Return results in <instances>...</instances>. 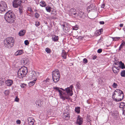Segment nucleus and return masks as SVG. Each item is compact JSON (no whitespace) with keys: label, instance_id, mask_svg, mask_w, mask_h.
Here are the masks:
<instances>
[{"label":"nucleus","instance_id":"obj_1","mask_svg":"<svg viewBox=\"0 0 125 125\" xmlns=\"http://www.w3.org/2000/svg\"><path fill=\"white\" fill-rule=\"evenodd\" d=\"M53 88L56 90V91L59 92V95L60 97L63 100L66 99L70 100V98L68 95L71 96L73 94L72 90L70 89L69 87H67L65 89L62 88H59L57 87H54Z\"/></svg>","mask_w":125,"mask_h":125},{"label":"nucleus","instance_id":"obj_2","mask_svg":"<svg viewBox=\"0 0 125 125\" xmlns=\"http://www.w3.org/2000/svg\"><path fill=\"white\" fill-rule=\"evenodd\" d=\"M4 18L5 21L10 24L13 23L16 20L14 14L11 10L7 12L4 15Z\"/></svg>","mask_w":125,"mask_h":125},{"label":"nucleus","instance_id":"obj_3","mask_svg":"<svg viewBox=\"0 0 125 125\" xmlns=\"http://www.w3.org/2000/svg\"><path fill=\"white\" fill-rule=\"evenodd\" d=\"M15 41L14 38L13 37L7 38L4 41V46L7 48L11 49L13 46Z\"/></svg>","mask_w":125,"mask_h":125},{"label":"nucleus","instance_id":"obj_4","mask_svg":"<svg viewBox=\"0 0 125 125\" xmlns=\"http://www.w3.org/2000/svg\"><path fill=\"white\" fill-rule=\"evenodd\" d=\"M27 68L24 66L21 67L18 70V76L20 79L22 78L25 76L28 72Z\"/></svg>","mask_w":125,"mask_h":125},{"label":"nucleus","instance_id":"obj_5","mask_svg":"<svg viewBox=\"0 0 125 125\" xmlns=\"http://www.w3.org/2000/svg\"><path fill=\"white\" fill-rule=\"evenodd\" d=\"M52 79L53 81L55 83H57L59 81L60 77V72L57 69H55L52 72Z\"/></svg>","mask_w":125,"mask_h":125},{"label":"nucleus","instance_id":"obj_6","mask_svg":"<svg viewBox=\"0 0 125 125\" xmlns=\"http://www.w3.org/2000/svg\"><path fill=\"white\" fill-rule=\"evenodd\" d=\"M117 91V92L118 93L116 97L114 98V101L116 102H118L121 101L124 98V95L123 92L121 90Z\"/></svg>","mask_w":125,"mask_h":125},{"label":"nucleus","instance_id":"obj_7","mask_svg":"<svg viewBox=\"0 0 125 125\" xmlns=\"http://www.w3.org/2000/svg\"><path fill=\"white\" fill-rule=\"evenodd\" d=\"M7 9V7L6 2L4 1L0 2V13H3Z\"/></svg>","mask_w":125,"mask_h":125},{"label":"nucleus","instance_id":"obj_8","mask_svg":"<svg viewBox=\"0 0 125 125\" xmlns=\"http://www.w3.org/2000/svg\"><path fill=\"white\" fill-rule=\"evenodd\" d=\"M64 31L66 33L69 32L70 29V25L68 24H63L61 25Z\"/></svg>","mask_w":125,"mask_h":125},{"label":"nucleus","instance_id":"obj_9","mask_svg":"<svg viewBox=\"0 0 125 125\" xmlns=\"http://www.w3.org/2000/svg\"><path fill=\"white\" fill-rule=\"evenodd\" d=\"M21 0H14L13 4V7L15 8H17L21 6Z\"/></svg>","mask_w":125,"mask_h":125},{"label":"nucleus","instance_id":"obj_10","mask_svg":"<svg viewBox=\"0 0 125 125\" xmlns=\"http://www.w3.org/2000/svg\"><path fill=\"white\" fill-rule=\"evenodd\" d=\"M83 123V119L80 115H78L77 118L76 123L79 125H82Z\"/></svg>","mask_w":125,"mask_h":125},{"label":"nucleus","instance_id":"obj_11","mask_svg":"<svg viewBox=\"0 0 125 125\" xmlns=\"http://www.w3.org/2000/svg\"><path fill=\"white\" fill-rule=\"evenodd\" d=\"M70 114L68 112L64 113L62 117L63 119H65V120H68L69 119Z\"/></svg>","mask_w":125,"mask_h":125},{"label":"nucleus","instance_id":"obj_12","mask_svg":"<svg viewBox=\"0 0 125 125\" xmlns=\"http://www.w3.org/2000/svg\"><path fill=\"white\" fill-rule=\"evenodd\" d=\"M13 82L12 80H8L5 82V84L7 86H10L12 84Z\"/></svg>","mask_w":125,"mask_h":125},{"label":"nucleus","instance_id":"obj_13","mask_svg":"<svg viewBox=\"0 0 125 125\" xmlns=\"http://www.w3.org/2000/svg\"><path fill=\"white\" fill-rule=\"evenodd\" d=\"M120 89H117L115 90L114 92L113 93V94L112 95V98L113 99V100L114 101V98H115L116 97V96L117 94H118V93L117 92V91L118 90H120Z\"/></svg>","mask_w":125,"mask_h":125},{"label":"nucleus","instance_id":"obj_14","mask_svg":"<svg viewBox=\"0 0 125 125\" xmlns=\"http://www.w3.org/2000/svg\"><path fill=\"white\" fill-rule=\"evenodd\" d=\"M36 105H38V107L41 106L43 104V102L41 100H37L35 102Z\"/></svg>","mask_w":125,"mask_h":125},{"label":"nucleus","instance_id":"obj_15","mask_svg":"<svg viewBox=\"0 0 125 125\" xmlns=\"http://www.w3.org/2000/svg\"><path fill=\"white\" fill-rule=\"evenodd\" d=\"M32 118L29 117L28 118V124L29 125H33L34 124V120H32Z\"/></svg>","mask_w":125,"mask_h":125},{"label":"nucleus","instance_id":"obj_16","mask_svg":"<svg viewBox=\"0 0 125 125\" xmlns=\"http://www.w3.org/2000/svg\"><path fill=\"white\" fill-rule=\"evenodd\" d=\"M52 40L54 42H57L59 39V37L57 36L53 35L52 36Z\"/></svg>","mask_w":125,"mask_h":125},{"label":"nucleus","instance_id":"obj_17","mask_svg":"<svg viewBox=\"0 0 125 125\" xmlns=\"http://www.w3.org/2000/svg\"><path fill=\"white\" fill-rule=\"evenodd\" d=\"M103 31L102 29H101L99 30H97L95 32V35L97 36H98L102 34Z\"/></svg>","mask_w":125,"mask_h":125},{"label":"nucleus","instance_id":"obj_18","mask_svg":"<svg viewBox=\"0 0 125 125\" xmlns=\"http://www.w3.org/2000/svg\"><path fill=\"white\" fill-rule=\"evenodd\" d=\"M67 55V54L66 52L64 50H63L62 53V56L63 58L64 59H66Z\"/></svg>","mask_w":125,"mask_h":125},{"label":"nucleus","instance_id":"obj_19","mask_svg":"<svg viewBox=\"0 0 125 125\" xmlns=\"http://www.w3.org/2000/svg\"><path fill=\"white\" fill-rule=\"evenodd\" d=\"M24 52L23 50H18L15 53V55H18L22 54Z\"/></svg>","mask_w":125,"mask_h":125},{"label":"nucleus","instance_id":"obj_20","mask_svg":"<svg viewBox=\"0 0 125 125\" xmlns=\"http://www.w3.org/2000/svg\"><path fill=\"white\" fill-rule=\"evenodd\" d=\"M96 8V7L94 5H91L90 6H88L87 8V10L89 9V11H90V10H92L93 9L94 10Z\"/></svg>","mask_w":125,"mask_h":125},{"label":"nucleus","instance_id":"obj_21","mask_svg":"<svg viewBox=\"0 0 125 125\" xmlns=\"http://www.w3.org/2000/svg\"><path fill=\"white\" fill-rule=\"evenodd\" d=\"M70 12L71 13L72 15H78V14L76 12V10L72 8L70 10Z\"/></svg>","mask_w":125,"mask_h":125},{"label":"nucleus","instance_id":"obj_22","mask_svg":"<svg viewBox=\"0 0 125 125\" xmlns=\"http://www.w3.org/2000/svg\"><path fill=\"white\" fill-rule=\"evenodd\" d=\"M37 80V79L36 78H35L33 81L30 82L29 83V85L30 86L33 85L35 84Z\"/></svg>","mask_w":125,"mask_h":125},{"label":"nucleus","instance_id":"obj_23","mask_svg":"<svg viewBox=\"0 0 125 125\" xmlns=\"http://www.w3.org/2000/svg\"><path fill=\"white\" fill-rule=\"evenodd\" d=\"M5 81V79L0 78V86H2L4 84Z\"/></svg>","mask_w":125,"mask_h":125},{"label":"nucleus","instance_id":"obj_24","mask_svg":"<svg viewBox=\"0 0 125 125\" xmlns=\"http://www.w3.org/2000/svg\"><path fill=\"white\" fill-rule=\"evenodd\" d=\"M120 64L119 67L122 69H123L125 68V66L124 63H123L122 61H120L119 62Z\"/></svg>","mask_w":125,"mask_h":125},{"label":"nucleus","instance_id":"obj_25","mask_svg":"<svg viewBox=\"0 0 125 125\" xmlns=\"http://www.w3.org/2000/svg\"><path fill=\"white\" fill-rule=\"evenodd\" d=\"M25 33V31L24 30H22L19 33V35L21 36H23Z\"/></svg>","mask_w":125,"mask_h":125},{"label":"nucleus","instance_id":"obj_26","mask_svg":"<svg viewBox=\"0 0 125 125\" xmlns=\"http://www.w3.org/2000/svg\"><path fill=\"white\" fill-rule=\"evenodd\" d=\"M40 6L42 7H44L46 6V4L45 2L41 1L39 3Z\"/></svg>","mask_w":125,"mask_h":125},{"label":"nucleus","instance_id":"obj_27","mask_svg":"<svg viewBox=\"0 0 125 125\" xmlns=\"http://www.w3.org/2000/svg\"><path fill=\"white\" fill-rule=\"evenodd\" d=\"M27 12L29 14H31L33 12V11L32 10L31 8L30 7L28 8L27 10Z\"/></svg>","mask_w":125,"mask_h":125},{"label":"nucleus","instance_id":"obj_28","mask_svg":"<svg viewBox=\"0 0 125 125\" xmlns=\"http://www.w3.org/2000/svg\"><path fill=\"white\" fill-rule=\"evenodd\" d=\"M51 8L50 6H47L46 7L45 9L47 12H50L51 11Z\"/></svg>","mask_w":125,"mask_h":125},{"label":"nucleus","instance_id":"obj_29","mask_svg":"<svg viewBox=\"0 0 125 125\" xmlns=\"http://www.w3.org/2000/svg\"><path fill=\"white\" fill-rule=\"evenodd\" d=\"M83 15H84V13L83 12L80 11L79 14H78V15H76V16H78L81 18L82 17Z\"/></svg>","mask_w":125,"mask_h":125},{"label":"nucleus","instance_id":"obj_30","mask_svg":"<svg viewBox=\"0 0 125 125\" xmlns=\"http://www.w3.org/2000/svg\"><path fill=\"white\" fill-rule=\"evenodd\" d=\"M125 106V103L122 102L120 104L119 107L120 108H123Z\"/></svg>","mask_w":125,"mask_h":125},{"label":"nucleus","instance_id":"obj_31","mask_svg":"<svg viewBox=\"0 0 125 125\" xmlns=\"http://www.w3.org/2000/svg\"><path fill=\"white\" fill-rule=\"evenodd\" d=\"M121 75L122 77H125V70L122 71L121 73Z\"/></svg>","mask_w":125,"mask_h":125},{"label":"nucleus","instance_id":"obj_32","mask_svg":"<svg viewBox=\"0 0 125 125\" xmlns=\"http://www.w3.org/2000/svg\"><path fill=\"white\" fill-rule=\"evenodd\" d=\"M80 107H76L75 109V111L78 113H79L80 112Z\"/></svg>","mask_w":125,"mask_h":125},{"label":"nucleus","instance_id":"obj_33","mask_svg":"<svg viewBox=\"0 0 125 125\" xmlns=\"http://www.w3.org/2000/svg\"><path fill=\"white\" fill-rule=\"evenodd\" d=\"M112 39H113V41H117L119 40V39L120 38L119 37H112Z\"/></svg>","mask_w":125,"mask_h":125},{"label":"nucleus","instance_id":"obj_34","mask_svg":"<svg viewBox=\"0 0 125 125\" xmlns=\"http://www.w3.org/2000/svg\"><path fill=\"white\" fill-rule=\"evenodd\" d=\"M78 26L76 25L74 26H73L72 28L73 30H76L78 29Z\"/></svg>","mask_w":125,"mask_h":125},{"label":"nucleus","instance_id":"obj_35","mask_svg":"<svg viewBox=\"0 0 125 125\" xmlns=\"http://www.w3.org/2000/svg\"><path fill=\"white\" fill-rule=\"evenodd\" d=\"M45 51L47 53H50L51 52L50 49L48 48H46Z\"/></svg>","mask_w":125,"mask_h":125},{"label":"nucleus","instance_id":"obj_36","mask_svg":"<svg viewBox=\"0 0 125 125\" xmlns=\"http://www.w3.org/2000/svg\"><path fill=\"white\" fill-rule=\"evenodd\" d=\"M19 8V13L20 14H22L23 11L22 7L21 6Z\"/></svg>","mask_w":125,"mask_h":125},{"label":"nucleus","instance_id":"obj_37","mask_svg":"<svg viewBox=\"0 0 125 125\" xmlns=\"http://www.w3.org/2000/svg\"><path fill=\"white\" fill-rule=\"evenodd\" d=\"M122 41L123 42L122 43L119 47L121 48L122 49L123 48V47L125 46V42H124L123 40Z\"/></svg>","mask_w":125,"mask_h":125},{"label":"nucleus","instance_id":"obj_38","mask_svg":"<svg viewBox=\"0 0 125 125\" xmlns=\"http://www.w3.org/2000/svg\"><path fill=\"white\" fill-rule=\"evenodd\" d=\"M112 70L113 72L115 74H117L119 72L118 71H117L116 70H114V68H112Z\"/></svg>","mask_w":125,"mask_h":125},{"label":"nucleus","instance_id":"obj_39","mask_svg":"<svg viewBox=\"0 0 125 125\" xmlns=\"http://www.w3.org/2000/svg\"><path fill=\"white\" fill-rule=\"evenodd\" d=\"M112 87L114 88H116L118 86L117 84L115 83H113V85H112Z\"/></svg>","mask_w":125,"mask_h":125},{"label":"nucleus","instance_id":"obj_40","mask_svg":"<svg viewBox=\"0 0 125 125\" xmlns=\"http://www.w3.org/2000/svg\"><path fill=\"white\" fill-rule=\"evenodd\" d=\"M40 16V14L38 13H36L35 14V17L37 18H38Z\"/></svg>","mask_w":125,"mask_h":125},{"label":"nucleus","instance_id":"obj_41","mask_svg":"<svg viewBox=\"0 0 125 125\" xmlns=\"http://www.w3.org/2000/svg\"><path fill=\"white\" fill-rule=\"evenodd\" d=\"M76 86L78 88L80 89V84L78 82H77V83L76 84Z\"/></svg>","mask_w":125,"mask_h":125},{"label":"nucleus","instance_id":"obj_42","mask_svg":"<svg viewBox=\"0 0 125 125\" xmlns=\"http://www.w3.org/2000/svg\"><path fill=\"white\" fill-rule=\"evenodd\" d=\"M83 62L85 64L87 63L88 62V60L86 58H84L83 59Z\"/></svg>","mask_w":125,"mask_h":125},{"label":"nucleus","instance_id":"obj_43","mask_svg":"<svg viewBox=\"0 0 125 125\" xmlns=\"http://www.w3.org/2000/svg\"><path fill=\"white\" fill-rule=\"evenodd\" d=\"M26 85V84L24 83L22 84L21 85V86L22 88H23Z\"/></svg>","mask_w":125,"mask_h":125},{"label":"nucleus","instance_id":"obj_44","mask_svg":"<svg viewBox=\"0 0 125 125\" xmlns=\"http://www.w3.org/2000/svg\"><path fill=\"white\" fill-rule=\"evenodd\" d=\"M9 91L8 90H6L4 92L5 94L7 95L9 94Z\"/></svg>","mask_w":125,"mask_h":125},{"label":"nucleus","instance_id":"obj_45","mask_svg":"<svg viewBox=\"0 0 125 125\" xmlns=\"http://www.w3.org/2000/svg\"><path fill=\"white\" fill-rule=\"evenodd\" d=\"M14 101H16L17 102H18L19 101V99L18 98V97L17 96H16L15 100Z\"/></svg>","mask_w":125,"mask_h":125},{"label":"nucleus","instance_id":"obj_46","mask_svg":"<svg viewBox=\"0 0 125 125\" xmlns=\"http://www.w3.org/2000/svg\"><path fill=\"white\" fill-rule=\"evenodd\" d=\"M103 39V38L102 37H101L100 39L98 40V42H100L102 41Z\"/></svg>","mask_w":125,"mask_h":125},{"label":"nucleus","instance_id":"obj_47","mask_svg":"<svg viewBox=\"0 0 125 125\" xmlns=\"http://www.w3.org/2000/svg\"><path fill=\"white\" fill-rule=\"evenodd\" d=\"M24 43L26 45H28L29 44V42L28 40H26L24 41Z\"/></svg>","mask_w":125,"mask_h":125},{"label":"nucleus","instance_id":"obj_48","mask_svg":"<svg viewBox=\"0 0 125 125\" xmlns=\"http://www.w3.org/2000/svg\"><path fill=\"white\" fill-rule=\"evenodd\" d=\"M35 25L36 26H39L40 25V23L38 21L36 22Z\"/></svg>","mask_w":125,"mask_h":125},{"label":"nucleus","instance_id":"obj_49","mask_svg":"<svg viewBox=\"0 0 125 125\" xmlns=\"http://www.w3.org/2000/svg\"><path fill=\"white\" fill-rule=\"evenodd\" d=\"M102 52V50L101 49H99L97 51V52L99 53H100Z\"/></svg>","mask_w":125,"mask_h":125},{"label":"nucleus","instance_id":"obj_50","mask_svg":"<svg viewBox=\"0 0 125 125\" xmlns=\"http://www.w3.org/2000/svg\"><path fill=\"white\" fill-rule=\"evenodd\" d=\"M105 4L104 3H103L101 5V7L103 8H105Z\"/></svg>","mask_w":125,"mask_h":125},{"label":"nucleus","instance_id":"obj_51","mask_svg":"<svg viewBox=\"0 0 125 125\" xmlns=\"http://www.w3.org/2000/svg\"><path fill=\"white\" fill-rule=\"evenodd\" d=\"M16 122L17 124H20L21 123V121L20 120H17Z\"/></svg>","mask_w":125,"mask_h":125},{"label":"nucleus","instance_id":"obj_52","mask_svg":"<svg viewBox=\"0 0 125 125\" xmlns=\"http://www.w3.org/2000/svg\"><path fill=\"white\" fill-rule=\"evenodd\" d=\"M112 68H115V69L119 70V67H117L115 66H114Z\"/></svg>","mask_w":125,"mask_h":125},{"label":"nucleus","instance_id":"obj_53","mask_svg":"<svg viewBox=\"0 0 125 125\" xmlns=\"http://www.w3.org/2000/svg\"><path fill=\"white\" fill-rule=\"evenodd\" d=\"M99 23L101 25H103L104 24V22L103 21H99Z\"/></svg>","mask_w":125,"mask_h":125},{"label":"nucleus","instance_id":"obj_54","mask_svg":"<svg viewBox=\"0 0 125 125\" xmlns=\"http://www.w3.org/2000/svg\"><path fill=\"white\" fill-rule=\"evenodd\" d=\"M49 80H50L48 78L45 81V83H47L49 82Z\"/></svg>","mask_w":125,"mask_h":125},{"label":"nucleus","instance_id":"obj_55","mask_svg":"<svg viewBox=\"0 0 125 125\" xmlns=\"http://www.w3.org/2000/svg\"><path fill=\"white\" fill-rule=\"evenodd\" d=\"M32 78L33 79H35V78H36L35 77V75H34V74H33L32 75Z\"/></svg>","mask_w":125,"mask_h":125},{"label":"nucleus","instance_id":"obj_56","mask_svg":"<svg viewBox=\"0 0 125 125\" xmlns=\"http://www.w3.org/2000/svg\"><path fill=\"white\" fill-rule=\"evenodd\" d=\"M96 58H97L96 56H94L92 57L93 59V60H94V59H95Z\"/></svg>","mask_w":125,"mask_h":125},{"label":"nucleus","instance_id":"obj_57","mask_svg":"<svg viewBox=\"0 0 125 125\" xmlns=\"http://www.w3.org/2000/svg\"><path fill=\"white\" fill-rule=\"evenodd\" d=\"M73 86L72 85L70 86V87H69L70 88V89H71V90H72V88H73Z\"/></svg>","mask_w":125,"mask_h":125},{"label":"nucleus","instance_id":"obj_58","mask_svg":"<svg viewBox=\"0 0 125 125\" xmlns=\"http://www.w3.org/2000/svg\"><path fill=\"white\" fill-rule=\"evenodd\" d=\"M124 24H120L119 25V26L121 27H122L123 26Z\"/></svg>","mask_w":125,"mask_h":125},{"label":"nucleus","instance_id":"obj_59","mask_svg":"<svg viewBox=\"0 0 125 125\" xmlns=\"http://www.w3.org/2000/svg\"><path fill=\"white\" fill-rule=\"evenodd\" d=\"M87 103L88 104H90V102L88 100H87Z\"/></svg>","mask_w":125,"mask_h":125},{"label":"nucleus","instance_id":"obj_60","mask_svg":"<svg viewBox=\"0 0 125 125\" xmlns=\"http://www.w3.org/2000/svg\"><path fill=\"white\" fill-rule=\"evenodd\" d=\"M78 39H79L82 40V36H80L78 37Z\"/></svg>","mask_w":125,"mask_h":125},{"label":"nucleus","instance_id":"obj_61","mask_svg":"<svg viewBox=\"0 0 125 125\" xmlns=\"http://www.w3.org/2000/svg\"><path fill=\"white\" fill-rule=\"evenodd\" d=\"M121 49H122V48H120V47L119 48V49L118 50L119 51H120L121 50Z\"/></svg>","mask_w":125,"mask_h":125},{"label":"nucleus","instance_id":"obj_62","mask_svg":"<svg viewBox=\"0 0 125 125\" xmlns=\"http://www.w3.org/2000/svg\"><path fill=\"white\" fill-rule=\"evenodd\" d=\"M51 14H55V13H53V12H52L51 13Z\"/></svg>","mask_w":125,"mask_h":125},{"label":"nucleus","instance_id":"obj_63","mask_svg":"<svg viewBox=\"0 0 125 125\" xmlns=\"http://www.w3.org/2000/svg\"><path fill=\"white\" fill-rule=\"evenodd\" d=\"M117 62L116 61V62H115V65H116L117 64L116 63Z\"/></svg>","mask_w":125,"mask_h":125},{"label":"nucleus","instance_id":"obj_64","mask_svg":"<svg viewBox=\"0 0 125 125\" xmlns=\"http://www.w3.org/2000/svg\"><path fill=\"white\" fill-rule=\"evenodd\" d=\"M45 23L46 24H47V22H45Z\"/></svg>","mask_w":125,"mask_h":125}]
</instances>
